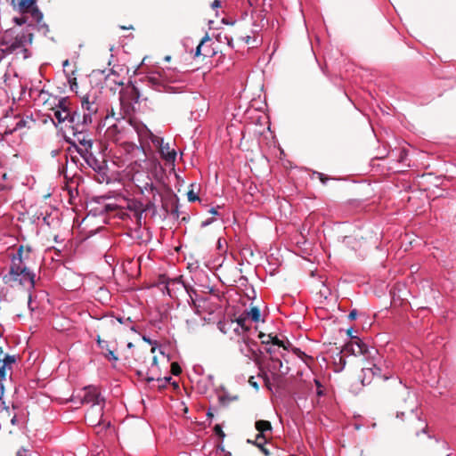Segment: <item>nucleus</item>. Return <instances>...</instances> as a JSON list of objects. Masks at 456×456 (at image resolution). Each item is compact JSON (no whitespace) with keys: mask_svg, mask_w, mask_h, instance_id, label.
Returning a JSON list of instances; mask_svg holds the SVG:
<instances>
[{"mask_svg":"<svg viewBox=\"0 0 456 456\" xmlns=\"http://www.w3.org/2000/svg\"><path fill=\"white\" fill-rule=\"evenodd\" d=\"M240 335L242 336L241 341H240V352L248 359L256 360L260 353L258 344L251 339L247 333L240 332Z\"/></svg>","mask_w":456,"mask_h":456,"instance_id":"9d476101","label":"nucleus"},{"mask_svg":"<svg viewBox=\"0 0 456 456\" xmlns=\"http://www.w3.org/2000/svg\"><path fill=\"white\" fill-rule=\"evenodd\" d=\"M86 164L99 174H103L106 169L104 160L98 159L91 151L80 152Z\"/></svg>","mask_w":456,"mask_h":456,"instance_id":"ddd939ff","label":"nucleus"},{"mask_svg":"<svg viewBox=\"0 0 456 456\" xmlns=\"http://www.w3.org/2000/svg\"><path fill=\"white\" fill-rule=\"evenodd\" d=\"M403 395H405L404 403L407 404L406 408L411 413H413L414 411L418 408L416 395L411 393L406 387H403Z\"/></svg>","mask_w":456,"mask_h":456,"instance_id":"aec40b11","label":"nucleus"},{"mask_svg":"<svg viewBox=\"0 0 456 456\" xmlns=\"http://www.w3.org/2000/svg\"><path fill=\"white\" fill-rule=\"evenodd\" d=\"M4 351H3V349L0 347V358H1L2 356H4Z\"/></svg>","mask_w":456,"mask_h":456,"instance_id":"e2e57ef3","label":"nucleus"},{"mask_svg":"<svg viewBox=\"0 0 456 456\" xmlns=\"http://www.w3.org/2000/svg\"><path fill=\"white\" fill-rule=\"evenodd\" d=\"M374 371H375V376H380V374H381V370H380L379 371V370H374Z\"/></svg>","mask_w":456,"mask_h":456,"instance_id":"052dcab7","label":"nucleus"},{"mask_svg":"<svg viewBox=\"0 0 456 456\" xmlns=\"http://www.w3.org/2000/svg\"><path fill=\"white\" fill-rule=\"evenodd\" d=\"M63 67H66L69 65V60H65L62 63Z\"/></svg>","mask_w":456,"mask_h":456,"instance_id":"bf43d9fd","label":"nucleus"},{"mask_svg":"<svg viewBox=\"0 0 456 456\" xmlns=\"http://www.w3.org/2000/svg\"><path fill=\"white\" fill-rule=\"evenodd\" d=\"M212 223V219L206 220L202 223V226L205 227Z\"/></svg>","mask_w":456,"mask_h":456,"instance_id":"de8ad7c7","label":"nucleus"},{"mask_svg":"<svg viewBox=\"0 0 456 456\" xmlns=\"http://www.w3.org/2000/svg\"><path fill=\"white\" fill-rule=\"evenodd\" d=\"M104 405H91L86 414V422L93 427L102 423Z\"/></svg>","mask_w":456,"mask_h":456,"instance_id":"f8f14e48","label":"nucleus"},{"mask_svg":"<svg viewBox=\"0 0 456 456\" xmlns=\"http://www.w3.org/2000/svg\"><path fill=\"white\" fill-rule=\"evenodd\" d=\"M139 142L140 146L133 145L134 158L137 160H144L147 157L146 151L150 149L151 142L159 150L160 156L167 162L174 163L176 159V152L170 149L168 143H164L163 138L151 133L146 126H139Z\"/></svg>","mask_w":456,"mask_h":456,"instance_id":"f257e3e1","label":"nucleus"},{"mask_svg":"<svg viewBox=\"0 0 456 456\" xmlns=\"http://www.w3.org/2000/svg\"><path fill=\"white\" fill-rule=\"evenodd\" d=\"M16 422H17V419H16V416H14V417L11 419V423H12V425H15V424H16Z\"/></svg>","mask_w":456,"mask_h":456,"instance_id":"5fc2aeb1","label":"nucleus"},{"mask_svg":"<svg viewBox=\"0 0 456 456\" xmlns=\"http://www.w3.org/2000/svg\"><path fill=\"white\" fill-rule=\"evenodd\" d=\"M82 395H78L81 403H91V405H104V399L97 387H85L81 391Z\"/></svg>","mask_w":456,"mask_h":456,"instance_id":"9b49d317","label":"nucleus"},{"mask_svg":"<svg viewBox=\"0 0 456 456\" xmlns=\"http://www.w3.org/2000/svg\"><path fill=\"white\" fill-rule=\"evenodd\" d=\"M250 39H251V37L249 36H247V37H244V41H245L246 44H249L250 43Z\"/></svg>","mask_w":456,"mask_h":456,"instance_id":"3c124183","label":"nucleus"},{"mask_svg":"<svg viewBox=\"0 0 456 456\" xmlns=\"http://www.w3.org/2000/svg\"><path fill=\"white\" fill-rule=\"evenodd\" d=\"M262 377L265 379V383L267 384V382L269 380L267 375L266 374H263Z\"/></svg>","mask_w":456,"mask_h":456,"instance_id":"6e6d98bb","label":"nucleus"},{"mask_svg":"<svg viewBox=\"0 0 456 456\" xmlns=\"http://www.w3.org/2000/svg\"><path fill=\"white\" fill-rule=\"evenodd\" d=\"M314 383L317 386V395L319 396L322 395H323V391L321 388L322 385H321L320 381L318 379H314Z\"/></svg>","mask_w":456,"mask_h":456,"instance_id":"e433bc0d","label":"nucleus"},{"mask_svg":"<svg viewBox=\"0 0 456 456\" xmlns=\"http://www.w3.org/2000/svg\"><path fill=\"white\" fill-rule=\"evenodd\" d=\"M171 370L174 375L177 376L181 373L182 369L177 362H173L171 364Z\"/></svg>","mask_w":456,"mask_h":456,"instance_id":"473e14b6","label":"nucleus"},{"mask_svg":"<svg viewBox=\"0 0 456 456\" xmlns=\"http://www.w3.org/2000/svg\"><path fill=\"white\" fill-rule=\"evenodd\" d=\"M248 382L252 387H254L256 389H258V385L256 381H254V377H250Z\"/></svg>","mask_w":456,"mask_h":456,"instance_id":"a19ab883","label":"nucleus"},{"mask_svg":"<svg viewBox=\"0 0 456 456\" xmlns=\"http://www.w3.org/2000/svg\"><path fill=\"white\" fill-rule=\"evenodd\" d=\"M358 313L355 309L352 310L348 314V319L354 321L356 319Z\"/></svg>","mask_w":456,"mask_h":456,"instance_id":"4c0bfd02","label":"nucleus"},{"mask_svg":"<svg viewBox=\"0 0 456 456\" xmlns=\"http://www.w3.org/2000/svg\"><path fill=\"white\" fill-rule=\"evenodd\" d=\"M117 321H118L119 323H122V324L126 323V322H131L130 318H124V317H117Z\"/></svg>","mask_w":456,"mask_h":456,"instance_id":"ea45409f","label":"nucleus"},{"mask_svg":"<svg viewBox=\"0 0 456 456\" xmlns=\"http://www.w3.org/2000/svg\"><path fill=\"white\" fill-rule=\"evenodd\" d=\"M228 45L232 46V39H228Z\"/></svg>","mask_w":456,"mask_h":456,"instance_id":"69168bd1","label":"nucleus"},{"mask_svg":"<svg viewBox=\"0 0 456 456\" xmlns=\"http://www.w3.org/2000/svg\"><path fill=\"white\" fill-rule=\"evenodd\" d=\"M157 364V357L153 356L152 358V367H154Z\"/></svg>","mask_w":456,"mask_h":456,"instance_id":"864d4df0","label":"nucleus"},{"mask_svg":"<svg viewBox=\"0 0 456 456\" xmlns=\"http://www.w3.org/2000/svg\"><path fill=\"white\" fill-rule=\"evenodd\" d=\"M14 20L20 26H21L25 22V20H23L22 19H19V18H15Z\"/></svg>","mask_w":456,"mask_h":456,"instance_id":"49530a36","label":"nucleus"},{"mask_svg":"<svg viewBox=\"0 0 456 456\" xmlns=\"http://www.w3.org/2000/svg\"><path fill=\"white\" fill-rule=\"evenodd\" d=\"M215 430H216V432L218 435H220V436H224V434L223 433V431H222L221 428H220L218 425H217V426H216Z\"/></svg>","mask_w":456,"mask_h":456,"instance_id":"37998d69","label":"nucleus"},{"mask_svg":"<svg viewBox=\"0 0 456 456\" xmlns=\"http://www.w3.org/2000/svg\"><path fill=\"white\" fill-rule=\"evenodd\" d=\"M208 39H209V37L208 36L204 37L201 39L200 43L199 44V45L196 48L195 56H200L201 54V53H200L201 52V47H202V45H204V43L206 41H208Z\"/></svg>","mask_w":456,"mask_h":456,"instance_id":"2f4dec72","label":"nucleus"},{"mask_svg":"<svg viewBox=\"0 0 456 456\" xmlns=\"http://www.w3.org/2000/svg\"><path fill=\"white\" fill-rule=\"evenodd\" d=\"M212 6L213 7H219L220 6V2L218 0H215L212 4Z\"/></svg>","mask_w":456,"mask_h":456,"instance_id":"8fccbe9b","label":"nucleus"},{"mask_svg":"<svg viewBox=\"0 0 456 456\" xmlns=\"http://www.w3.org/2000/svg\"><path fill=\"white\" fill-rule=\"evenodd\" d=\"M143 340L148 342L149 344H152L151 340L150 338H147L146 337H143Z\"/></svg>","mask_w":456,"mask_h":456,"instance_id":"13d9d810","label":"nucleus"},{"mask_svg":"<svg viewBox=\"0 0 456 456\" xmlns=\"http://www.w3.org/2000/svg\"><path fill=\"white\" fill-rule=\"evenodd\" d=\"M99 105L95 102L94 97L86 95L82 98L80 110L84 114L89 115V118L93 119V117L96 115Z\"/></svg>","mask_w":456,"mask_h":456,"instance_id":"2eb2a0df","label":"nucleus"},{"mask_svg":"<svg viewBox=\"0 0 456 456\" xmlns=\"http://www.w3.org/2000/svg\"><path fill=\"white\" fill-rule=\"evenodd\" d=\"M187 196H188V200L191 202H194L197 200H199V197L193 192V191H190L188 192Z\"/></svg>","mask_w":456,"mask_h":456,"instance_id":"c9c22d12","label":"nucleus"},{"mask_svg":"<svg viewBox=\"0 0 456 456\" xmlns=\"http://www.w3.org/2000/svg\"><path fill=\"white\" fill-rule=\"evenodd\" d=\"M374 370L379 371L380 368H379L376 364H373L372 367H368V368L363 367L362 369V384L363 386L368 385L371 382L373 377H375Z\"/></svg>","mask_w":456,"mask_h":456,"instance_id":"412c9836","label":"nucleus"},{"mask_svg":"<svg viewBox=\"0 0 456 456\" xmlns=\"http://www.w3.org/2000/svg\"><path fill=\"white\" fill-rule=\"evenodd\" d=\"M53 110V118L52 120L55 126H58V125L65 124L66 127H69V117L71 110H57V109H52Z\"/></svg>","mask_w":456,"mask_h":456,"instance_id":"f3484780","label":"nucleus"},{"mask_svg":"<svg viewBox=\"0 0 456 456\" xmlns=\"http://www.w3.org/2000/svg\"><path fill=\"white\" fill-rule=\"evenodd\" d=\"M146 83L149 86L152 87L154 90L159 92H168L170 90V86L167 85V72L162 70H154L149 72V74L145 77Z\"/></svg>","mask_w":456,"mask_h":456,"instance_id":"6e6552de","label":"nucleus"},{"mask_svg":"<svg viewBox=\"0 0 456 456\" xmlns=\"http://www.w3.org/2000/svg\"><path fill=\"white\" fill-rule=\"evenodd\" d=\"M5 46L4 44L0 43V63L2 61L10 54L8 50L4 49Z\"/></svg>","mask_w":456,"mask_h":456,"instance_id":"7c9ffc66","label":"nucleus"},{"mask_svg":"<svg viewBox=\"0 0 456 456\" xmlns=\"http://www.w3.org/2000/svg\"><path fill=\"white\" fill-rule=\"evenodd\" d=\"M166 290L170 297H176V293L180 290L184 291L189 296V303L196 306V301L193 296L197 293L191 287L183 282L182 276L168 279L166 281Z\"/></svg>","mask_w":456,"mask_h":456,"instance_id":"0eeeda50","label":"nucleus"},{"mask_svg":"<svg viewBox=\"0 0 456 456\" xmlns=\"http://www.w3.org/2000/svg\"><path fill=\"white\" fill-rule=\"evenodd\" d=\"M345 350L350 351L354 355L365 354L368 353V346L359 338H355V340H352L346 346Z\"/></svg>","mask_w":456,"mask_h":456,"instance_id":"6ab92c4d","label":"nucleus"},{"mask_svg":"<svg viewBox=\"0 0 456 456\" xmlns=\"http://www.w3.org/2000/svg\"><path fill=\"white\" fill-rule=\"evenodd\" d=\"M139 126L145 125L135 118L118 120L106 129L104 137L107 141L126 145L128 151H130V149L133 151L134 144L129 143L128 140H130L134 134L139 138V130L137 129ZM131 154L134 157V151H131Z\"/></svg>","mask_w":456,"mask_h":456,"instance_id":"20e7f679","label":"nucleus"},{"mask_svg":"<svg viewBox=\"0 0 456 456\" xmlns=\"http://www.w3.org/2000/svg\"><path fill=\"white\" fill-rule=\"evenodd\" d=\"M75 140L83 147L78 149V153L90 151L93 141L87 134V131H72Z\"/></svg>","mask_w":456,"mask_h":456,"instance_id":"dca6fc26","label":"nucleus"},{"mask_svg":"<svg viewBox=\"0 0 456 456\" xmlns=\"http://www.w3.org/2000/svg\"><path fill=\"white\" fill-rule=\"evenodd\" d=\"M261 318V314L256 306H253L248 311L242 313L235 321L231 322V326H233V330L240 334L247 333L251 326V322H258Z\"/></svg>","mask_w":456,"mask_h":456,"instance_id":"423d86ee","label":"nucleus"},{"mask_svg":"<svg viewBox=\"0 0 456 456\" xmlns=\"http://www.w3.org/2000/svg\"><path fill=\"white\" fill-rule=\"evenodd\" d=\"M35 4L36 0H20L19 6L23 13H30L33 22V24L30 25L33 26L35 29L42 36L46 37L50 31L49 26L44 22V15L42 12L37 6H35Z\"/></svg>","mask_w":456,"mask_h":456,"instance_id":"39448f33","label":"nucleus"},{"mask_svg":"<svg viewBox=\"0 0 456 456\" xmlns=\"http://www.w3.org/2000/svg\"><path fill=\"white\" fill-rule=\"evenodd\" d=\"M0 407H2L3 409H5V410L8 409V407L5 405V402L3 398V395L0 396Z\"/></svg>","mask_w":456,"mask_h":456,"instance_id":"79ce46f5","label":"nucleus"},{"mask_svg":"<svg viewBox=\"0 0 456 456\" xmlns=\"http://www.w3.org/2000/svg\"><path fill=\"white\" fill-rule=\"evenodd\" d=\"M141 191L142 193L149 192L155 194V192L157 191V188L155 187L153 183L150 181L145 183V184L141 188Z\"/></svg>","mask_w":456,"mask_h":456,"instance_id":"bb28decb","label":"nucleus"},{"mask_svg":"<svg viewBox=\"0 0 456 456\" xmlns=\"http://www.w3.org/2000/svg\"><path fill=\"white\" fill-rule=\"evenodd\" d=\"M22 246H20L11 259L9 272L3 276V281L10 286L20 285L31 289L35 286V273L22 261Z\"/></svg>","mask_w":456,"mask_h":456,"instance_id":"7ed1b4c3","label":"nucleus"},{"mask_svg":"<svg viewBox=\"0 0 456 456\" xmlns=\"http://www.w3.org/2000/svg\"><path fill=\"white\" fill-rule=\"evenodd\" d=\"M209 212L213 215H217V210L215 208H212Z\"/></svg>","mask_w":456,"mask_h":456,"instance_id":"603ef678","label":"nucleus"},{"mask_svg":"<svg viewBox=\"0 0 456 456\" xmlns=\"http://www.w3.org/2000/svg\"><path fill=\"white\" fill-rule=\"evenodd\" d=\"M186 325H187V329L189 330H194V322L193 321L187 320L186 321Z\"/></svg>","mask_w":456,"mask_h":456,"instance_id":"58836bf2","label":"nucleus"},{"mask_svg":"<svg viewBox=\"0 0 456 456\" xmlns=\"http://www.w3.org/2000/svg\"><path fill=\"white\" fill-rule=\"evenodd\" d=\"M30 27L31 25L27 28H12L0 34V43L4 45V49L8 50L10 54L21 53L23 59L30 56L28 49L33 40Z\"/></svg>","mask_w":456,"mask_h":456,"instance_id":"f03ea898","label":"nucleus"},{"mask_svg":"<svg viewBox=\"0 0 456 456\" xmlns=\"http://www.w3.org/2000/svg\"><path fill=\"white\" fill-rule=\"evenodd\" d=\"M69 104H70L69 100L67 97H61V98L57 100V103H55L53 109H57V110H61V109L70 110Z\"/></svg>","mask_w":456,"mask_h":456,"instance_id":"a878e982","label":"nucleus"},{"mask_svg":"<svg viewBox=\"0 0 456 456\" xmlns=\"http://www.w3.org/2000/svg\"><path fill=\"white\" fill-rule=\"evenodd\" d=\"M256 429L259 433V437L263 436V434H266L267 432L271 433L272 425L267 420H257L255 424Z\"/></svg>","mask_w":456,"mask_h":456,"instance_id":"b1692460","label":"nucleus"},{"mask_svg":"<svg viewBox=\"0 0 456 456\" xmlns=\"http://www.w3.org/2000/svg\"><path fill=\"white\" fill-rule=\"evenodd\" d=\"M152 372V370H148L147 372L143 373L142 371H138V375L144 379L147 382H151L155 379L159 380V378H155L153 375L151 374Z\"/></svg>","mask_w":456,"mask_h":456,"instance_id":"cd10ccee","label":"nucleus"},{"mask_svg":"<svg viewBox=\"0 0 456 456\" xmlns=\"http://www.w3.org/2000/svg\"><path fill=\"white\" fill-rule=\"evenodd\" d=\"M259 338H267V340H263V344L265 345H272V346H277L278 347H283L285 350L288 349V346L284 344V342L281 339H279L276 336H273L271 334H259Z\"/></svg>","mask_w":456,"mask_h":456,"instance_id":"5701e85b","label":"nucleus"},{"mask_svg":"<svg viewBox=\"0 0 456 456\" xmlns=\"http://www.w3.org/2000/svg\"><path fill=\"white\" fill-rule=\"evenodd\" d=\"M318 175H319L321 181L322 182V183H325L326 180H328V178L324 177V175L322 173H318Z\"/></svg>","mask_w":456,"mask_h":456,"instance_id":"a18cd8bd","label":"nucleus"},{"mask_svg":"<svg viewBox=\"0 0 456 456\" xmlns=\"http://www.w3.org/2000/svg\"><path fill=\"white\" fill-rule=\"evenodd\" d=\"M271 360H272L271 368L274 370H279V371L282 372L281 370L282 368V362L279 358H274V357H271Z\"/></svg>","mask_w":456,"mask_h":456,"instance_id":"c756f323","label":"nucleus"},{"mask_svg":"<svg viewBox=\"0 0 456 456\" xmlns=\"http://www.w3.org/2000/svg\"><path fill=\"white\" fill-rule=\"evenodd\" d=\"M93 120L89 115L84 114L82 110H77L70 112L69 127L72 131H88Z\"/></svg>","mask_w":456,"mask_h":456,"instance_id":"1a4fd4ad","label":"nucleus"},{"mask_svg":"<svg viewBox=\"0 0 456 456\" xmlns=\"http://www.w3.org/2000/svg\"><path fill=\"white\" fill-rule=\"evenodd\" d=\"M261 338V342L263 343V340H267V338Z\"/></svg>","mask_w":456,"mask_h":456,"instance_id":"338daca9","label":"nucleus"},{"mask_svg":"<svg viewBox=\"0 0 456 456\" xmlns=\"http://www.w3.org/2000/svg\"><path fill=\"white\" fill-rule=\"evenodd\" d=\"M403 414H404V412H403V411H397V413H396V417H397V418H400V417H401L402 415H403Z\"/></svg>","mask_w":456,"mask_h":456,"instance_id":"4d7b16f0","label":"nucleus"},{"mask_svg":"<svg viewBox=\"0 0 456 456\" xmlns=\"http://www.w3.org/2000/svg\"><path fill=\"white\" fill-rule=\"evenodd\" d=\"M26 126V121L24 119H19L15 125V127L10 131L12 133L13 130H18L20 128H22Z\"/></svg>","mask_w":456,"mask_h":456,"instance_id":"f704fd0d","label":"nucleus"},{"mask_svg":"<svg viewBox=\"0 0 456 456\" xmlns=\"http://www.w3.org/2000/svg\"><path fill=\"white\" fill-rule=\"evenodd\" d=\"M130 93L132 94V100L134 102H137L138 99H139V93H138L137 89L134 86H132L130 88Z\"/></svg>","mask_w":456,"mask_h":456,"instance_id":"72a5a7b5","label":"nucleus"},{"mask_svg":"<svg viewBox=\"0 0 456 456\" xmlns=\"http://www.w3.org/2000/svg\"><path fill=\"white\" fill-rule=\"evenodd\" d=\"M165 60H166V61H169V60H170V56H167V57L165 58Z\"/></svg>","mask_w":456,"mask_h":456,"instance_id":"774afa93","label":"nucleus"},{"mask_svg":"<svg viewBox=\"0 0 456 456\" xmlns=\"http://www.w3.org/2000/svg\"><path fill=\"white\" fill-rule=\"evenodd\" d=\"M4 81L5 84V86L11 91L12 94L13 95V89L18 86L20 88V95L19 98H22L26 94V86L22 85L20 78H18V76L14 74V76H11L8 73H5L4 76Z\"/></svg>","mask_w":456,"mask_h":456,"instance_id":"4468645a","label":"nucleus"},{"mask_svg":"<svg viewBox=\"0 0 456 456\" xmlns=\"http://www.w3.org/2000/svg\"><path fill=\"white\" fill-rule=\"evenodd\" d=\"M171 379H172V378H171V377H166V378H165V381H166V382H169Z\"/></svg>","mask_w":456,"mask_h":456,"instance_id":"680f3d73","label":"nucleus"},{"mask_svg":"<svg viewBox=\"0 0 456 456\" xmlns=\"http://www.w3.org/2000/svg\"><path fill=\"white\" fill-rule=\"evenodd\" d=\"M259 448L265 455H266V456L270 455V452L266 448H265L264 445H262V447H259Z\"/></svg>","mask_w":456,"mask_h":456,"instance_id":"c03bdc74","label":"nucleus"},{"mask_svg":"<svg viewBox=\"0 0 456 456\" xmlns=\"http://www.w3.org/2000/svg\"><path fill=\"white\" fill-rule=\"evenodd\" d=\"M266 351H267L268 353H270V354H273V350H272V348H271V347H267V348H266Z\"/></svg>","mask_w":456,"mask_h":456,"instance_id":"0e129e2a","label":"nucleus"},{"mask_svg":"<svg viewBox=\"0 0 456 456\" xmlns=\"http://www.w3.org/2000/svg\"><path fill=\"white\" fill-rule=\"evenodd\" d=\"M16 356L15 355H10V354H4L3 359H0L1 364L4 365V370L6 371V369H12V365L16 362Z\"/></svg>","mask_w":456,"mask_h":456,"instance_id":"393cba45","label":"nucleus"},{"mask_svg":"<svg viewBox=\"0 0 456 456\" xmlns=\"http://www.w3.org/2000/svg\"><path fill=\"white\" fill-rule=\"evenodd\" d=\"M28 96L34 101H43L44 102H46L50 94L43 89L30 88L28 91Z\"/></svg>","mask_w":456,"mask_h":456,"instance_id":"4be33fe9","label":"nucleus"},{"mask_svg":"<svg viewBox=\"0 0 456 456\" xmlns=\"http://www.w3.org/2000/svg\"><path fill=\"white\" fill-rule=\"evenodd\" d=\"M98 346L102 350L103 356L110 362H116L118 361V357L115 353L114 348H110L109 342L102 339L99 336L96 339Z\"/></svg>","mask_w":456,"mask_h":456,"instance_id":"a211bd4d","label":"nucleus"},{"mask_svg":"<svg viewBox=\"0 0 456 456\" xmlns=\"http://www.w3.org/2000/svg\"><path fill=\"white\" fill-rule=\"evenodd\" d=\"M352 331H353V330H352V329L348 330H347V334L349 335V337H350L353 340H355V338H356V337L353 336Z\"/></svg>","mask_w":456,"mask_h":456,"instance_id":"09e8293b","label":"nucleus"},{"mask_svg":"<svg viewBox=\"0 0 456 456\" xmlns=\"http://www.w3.org/2000/svg\"><path fill=\"white\" fill-rule=\"evenodd\" d=\"M248 443H252L251 440H248ZM266 443V434H263L262 437H259V433L256 435L255 441L253 442L257 447H262Z\"/></svg>","mask_w":456,"mask_h":456,"instance_id":"c85d7f7f","label":"nucleus"}]
</instances>
